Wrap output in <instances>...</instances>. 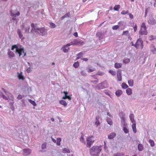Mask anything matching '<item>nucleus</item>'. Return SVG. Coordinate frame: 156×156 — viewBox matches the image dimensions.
<instances>
[{
    "mask_svg": "<svg viewBox=\"0 0 156 156\" xmlns=\"http://www.w3.org/2000/svg\"><path fill=\"white\" fill-rule=\"evenodd\" d=\"M16 49L15 53L19 54V56L23 58L26 55V54L24 51V48L20 44H15L12 46L11 50H13Z\"/></svg>",
    "mask_w": 156,
    "mask_h": 156,
    "instance_id": "f257e3e1",
    "label": "nucleus"
},
{
    "mask_svg": "<svg viewBox=\"0 0 156 156\" xmlns=\"http://www.w3.org/2000/svg\"><path fill=\"white\" fill-rule=\"evenodd\" d=\"M101 148V146H94L90 149V154L92 156H99Z\"/></svg>",
    "mask_w": 156,
    "mask_h": 156,
    "instance_id": "f03ea898",
    "label": "nucleus"
},
{
    "mask_svg": "<svg viewBox=\"0 0 156 156\" xmlns=\"http://www.w3.org/2000/svg\"><path fill=\"white\" fill-rule=\"evenodd\" d=\"M141 30L139 31V34L141 35H147V28L144 23H143L141 25Z\"/></svg>",
    "mask_w": 156,
    "mask_h": 156,
    "instance_id": "7ed1b4c3",
    "label": "nucleus"
},
{
    "mask_svg": "<svg viewBox=\"0 0 156 156\" xmlns=\"http://www.w3.org/2000/svg\"><path fill=\"white\" fill-rule=\"evenodd\" d=\"M143 47L144 44L143 41L141 39H138L135 44V47L137 48H140L141 49H142Z\"/></svg>",
    "mask_w": 156,
    "mask_h": 156,
    "instance_id": "20e7f679",
    "label": "nucleus"
},
{
    "mask_svg": "<svg viewBox=\"0 0 156 156\" xmlns=\"http://www.w3.org/2000/svg\"><path fill=\"white\" fill-rule=\"evenodd\" d=\"M40 32V34L42 36H47V30L44 27H41L39 30Z\"/></svg>",
    "mask_w": 156,
    "mask_h": 156,
    "instance_id": "39448f33",
    "label": "nucleus"
},
{
    "mask_svg": "<svg viewBox=\"0 0 156 156\" xmlns=\"http://www.w3.org/2000/svg\"><path fill=\"white\" fill-rule=\"evenodd\" d=\"M71 45H81L84 44L83 42L81 41H80L76 39L74 40L73 41L70 42Z\"/></svg>",
    "mask_w": 156,
    "mask_h": 156,
    "instance_id": "423d86ee",
    "label": "nucleus"
},
{
    "mask_svg": "<svg viewBox=\"0 0 156 156\" xmlns=\"http://www.w3.org/2000/svg\"><path fill=\"white\" fill-rule=\"evenodd\" d=\"M93 136H91L90 137H89L87 138V146L88 147H90L91 145H92L94 142V140H92L90 139V138L91 137H93Z\"/></svg>",
    "mask_w": 156,
    "mask_h": 156,
    "instance_id": "0eeeda50",
    "label": "nucleus"
},
{
    "mask_svg": "<svg viewBox=\"0 0 156 156\" xmlns=\"http://www.w3.org/2000/svg\"><path fill=\"white\" fill-rule=\"evenodd\" d=\"M10 14L11 16H14L15 15H16L18 16L20 15V12L17 11V10L16 9L14 10L11 9L10 10Z\"/></svg>",
    "mask_w": 156,
    "mask_h": 156,
    "instance_id": "6e6552de",
    "label": "nucleus"
},
{
    "mask_svg": "<svg viewBox=\"0 0 156 156\" xmlns=\"http://www.w3.org/2000/svg\"><path fill=\"white\" fill-rule=\"evenodd\" d=\"M31 26L32 28L34 29V30L35 32L39 33V32H38V31H39L40 28H38L37 26V24H34V23H32L31 24Z\"/></svg>",
    "mask_w": 156,
    "mask_h": 156,
    "instance_id": "1a4fd4ad",
    "label": "nucleus"
},
{
    "mask_svg": "<svg viewBox=\"0 0 156 156\" xmlns=\"http://www.w3.org/2000/svg\"><path fill=\"white\" fill-rule=\"evenodd\" d=\"M63 93L64 94V96H63L62 98L64 99H68L70 101L71 99V97L70 96L68 95V93L67 91H64Z\"/></svg>",
    "mask_w": 156,
    "mask_h": 156,
    "instance_id": "9d476101",
    "label": "nucleus"
},
{
    "mask_svg": "<svg viewBox=\"0 0 156 156\" xmlns=\"http://www.w3.org/2000/svg\"><path fill=\"white\" fill-rule=\"evenodd\" d=\"M31 151L28 148L25 149L23 150V155L25 156L29 155L31 153Z\"/></svg>",
    "mask_w": 156,
    "mask_h": 156,
    "instance_id": "9b49d317",
    "label": "nucleus"
},
{
    "mask_svg": "<svg viewBox=\"0 0 156 156\" xmlns=\"http://www.w3.org/2000/svg\"><path fill=\"white\" fill-rule=\"evenodd\" d=\"M121 73V70L119 69L117 72V77L119 81H121L122 80Z\"/></svg>",
    "mask_w": 156,
    "mask_h": 156,
    "instance_id": "f8f14e48",
    "label": "nucleus"
},
{
    "mask_svg": "<svg viewBox=\"0 0 156 156\" xmlns=\"http://www.w3.org/2000/svg\"><path fill=\"white\" fill-rule=\"evenodd\" d=\"M96 88L98 90L102 89L106 87L105 86L102 84L101 83L98 84L96 87Z\"/></svg>",
    "mask_w": 156,
    "mask_h": 156,
    "instance_id": "ddd939ff",
    "label": "nucleus"
},
{
    "mask_svg": "<svg viewBox=\"0 0 156 156\" xmlns=\"http://www.w3.org/2000/svg\"><path fill=\"white\" fill-rule=\"evenodd\" d=\"M148 22L149 24L152 25H154L156 23L155 20L152 17L150 18Z\"/></svg>",
    "mask_w": 156,
    "mask_h": 156,
    "instance_id": "4468645a",
    "label": "nucleus"
},
{
    "mask_svg": "<svg viewBox=\"0 0 156 156\" xmlns=\"http://www.w3.org/2000/svg\"><path fill=\"white\" fill-rule=\"evenodd\" d=\"M116 134L115 133H111L108 136V138L110 140L113 139L116 136Z\"/></svg>",
    "mask_w": 156,
    "mask_h": 156,
    "instance_id": "2eb2a0df",
    "label": "nucleus"
},
{
    "mask_svg": "<svg viewBox=\"0 0 156 156\" xmlns=\"http://www.w3.org/2000/svg\"><path fill=\"white\" fill-rule=\"evenodd\" d=\"M103 33L102 32H99L97 33L96 35L99 38V40L102 39L103 38Z\"/></svg>",
    "mask_w": 156,
    "mask_h": 156,
    "instance_id": "dca6fc26",
    "label": "nucleus"
},
{
    "mask_svg": "<svg viewBox=\"0 0 156 156\" xmlns=\"http://www.w3.org/2000/svg\"><path fill=\"white\" fill-rule=\"evenodd\" d=\"M122 91L120 90H117L115 92V94L117 97H119L122 94Z\"/></svg>",
    "mask_w": 156,
    "mask_h": 156,
    "instance_id": "f3484780",
    "label": "nucleus"
},
{
    "mask_svg": "<svg viewBox=\"0 0 156 156\" xmlns=\"http://www.w3.org/2000/svg\"><path fill=\"white\" fill-rule=\"evenodd\" d=\"M8 54L9 58H12L14 56V53L10 50H8Z\"/></svg>",
    "mask_w": 156,
    "mask_h": 156,
    "instance_id": "a211bd4d",
    "label": "nucleus"
},
{
    "mask_svg": "<svg viewBox=\"0 0 156 156\" xmlns=\"http://www.w3.org/2000/svg\"><path fill=\"white\" fill-rule=\"evenodd\" d=\"M100 117L99 116H97L96 118V122L95 124L97 126H99L100 124V122H99V119Z\"/></svg>",
    "mask_w": 156,
    "mask_h": 156,
    "instance_id": "6ab92c4d",
    "label": "nucleus"
},
{
    "mask_svg": "<svg viewBox=\"0 0 156 156\" xmlns=\"http://www.w3.org/2000/svg\"><path fill=\"white\" fill-rule=\"evenodd\" d=\"M106 120L108 124L111 126L112 125L113 122L112 119L108 117H107Z\"/></svg>",
    "mask_w": 156,
    "mask_h": 156,
    "instance_id": "aec40b11",
    "label": "nucleus"
},
{
    "mask_svg": "<svg viewBox=\"0 0 156 156\" xmlns=\"http://www.w3.org/2000/svg\"><path fill=\"white\" fill-rule=\"evenodd\" d=\"M126 93L129 95H130L132 93V90L130 88H128L126 90Z\"/></svg>",
    "mask_w": 156,
    "mask_h": 156,
    "instance_id": "412c9836",
    "label": "nucleus"
},
{
    "mask_svg": "<svg viewBox=\"0 0 156 156\" xmlns=\"http://www.w3.org/2000/svg\"><path fill=\"white\" fill-rule=\"evenodd\" d=\"M151 47H153V49H151V51L154 54H156V48L154 47V45L152 44L151 45Z\"/></svg>",
    "mask_w": 156,
    "mask_h": 156,
    "instance_id": "4be33fe9",
    "label": "nucleus"
},
{
    "mask_svg": "<svg viewBox=\"0 0 156 156\" xmlns=\"http://www.w3.org/2000/svg\"><path fill=\"white\" fill-rule=\"evenodd\" d=\"M17 32L20 38H22L23 35L20 29H18L17 30Z\"/></svg>",
    "mask_w": 156,
    "mask_h": 156,
    "instance_id": "5701e85b",
    "label": "nucleus"
},
{
    "mask_svg": "<svg viewBox=\"0 0 156 156\" xmlns=\"http://www.w3.org/2000/svg\"><path fill=\"white\" fill-rule=\"evenodd\" d=\"M18 73V77L19 79L22 80H23L24 79V76L22 75V73Z\"/></svg>",
    "mask_w": 156,
    "mask_h": 156,
    "instance_id": "b1692460",
    "label": "nucleus"
},
{
    "mask_svg": "<svg viewBox=\"0 0 156 156\" xmlns=\"http://www.w3.org/2000/svg\"><path fill=\"white\" fill-rule=\"evenodd\" d=\"M138 149L139 151H142L144 149L143 145L141 144H139L138 146Z\"/></svg>",
    "mask_w": 156,
    "mask_h": 156,
    "instance_id": "393cba45",
    "label": "nucleus"
},
{
    "mask_svg": "<svg viewBox=\"0 0 156 156\" xmlns=\"http://www.w3.org/2000/svg\"><path fill=\"white\" fill-rule=\"evenodd\" d=\"M123 130L124 131V132L126 133H128L129 132V130L126 127V125L124 124L123 126Z\"/></svg>",
    "mask_w": 156,
    "mask_h": 156,
    "instance_id": "a878e982",
    "label": "nucleus"
},
{
    "mask_svg": "<svg viewBox=\"0 0 156 156\" xmlns=\"http://www.w3.org/2000/svg\"><path fill=\"white\" fill-rule=\"evenodd\" d=\"M59 103L61 104L64 105V106H66L67 104L66 102L64 100H62L60 101Z\"/></svg>",
    "mask_w": 156,
    "mask_h": 156,
    "instance_id": "bb28decb",
    "label": "nucleus"
},
{
    "mask_svg": "<svg viewBox=\"0 0 156 156\" xmlns=\"http://www.w3.org/2000/svg\"><path fill=\"white\" fill-rule=\"evenodd\" d=\"M13 100V97H12L8 101L9 102L10 106L13 105V104L14 103Z\"/></svg>",
    "mask_w": 156,
    "mask_h": 156,
    "instance_id": "cd10ccee",
    "label": "nucleus"
},
{
    "mask_svg": "<svg viewBox=\"0 0 156 156\" xmlns=\"http://www.w3.org/2000/svg\"><path fill=\"white\" fill-rule=\"evenodd\" d=\"M122 64L116 63L115 64V67L116 69H118L121 67Z\"/></svg>",
    "mask_w": 156,
    "mask_h": 156,
    "instance_id": "c85d7f7f",
    "label": "nucleus"
},
{
    "mask_svg": "<svg viewBox=\"0 0 156 156\" xmlns=\"http://www.w3.org/2000/svg\"><path fill=\"white\" fill-rule=\"evenodd\" d=\"M128 84L130 87H132L133 86V80H130L128 81Z\"/></svg>",
    "mask_w": 156,
    "mask_h": 156,
    "instance_id": "c756f323",
    "label": "nucleus"
},
{
    "mask_svg": "<svg viewBox=\"0 0 156 156\" xmlns=\"http://www.w3.org/2000/svg\"><path fill=\"white\" fill-rule=\"evenodd\" d=\"M132 127L134 133H136V123H133L132 124Z\"/></svg>",
    "mask_w": 156,
    "mask_h": 156,
    "instance_id": "7c9ffc66",
    "label": "nucleus"
},
{
    "mask_svg": "<svg viewBox=\"0 0 156 156\" xmlns=\"http://www.w3.org/2000/svg\"><path fill=\"white\" fill-rule=\"evenodd\" d=\"M120 6L119 5H116L114 7V9L115 11H118L120 8Z\"/></svg>",
    "mask_w": 156,
    "mask_h": 156,
    "instance_id": "2f4dec72",
    "label": "nucleus"
},
{
    "mask_svg": "<svg viewBox=\"0 0 156 156\" xmlns=\"http://www.w3.org/2000/svg\"><path fill=\"white\" fill-rule=\"evenodd\" d=\"M66 48V46H64L62 48V49H63V51L65 53H67L68 51V49Z\"/></svg>",
    "mask_w": 156,
    "mask_h": 156,
    "instance_id": "473e14b6",
    "label": "nucleus"
},
{
    "mask_svg": "<svg viewBox=\"0 0 156 156\" xmlns=\"http://www.w3.org/2000/svg\"><path fill=\"white\" fill-rule=\"evenodd\" d=\"M149 142L150 144V145L153 147L154 146V141L151 140H149Z\"/></svg>",
    "mask_w": 156,
    "mask_h": 156,
    "instance_id": "72a5a7b5",
    "label": "nucleus"
},
{
    "mask_svg": "<svg viewBox=\"0 0 156 156\" xmlns=\"http://www.w3.org/2000/svg\"><path fill=\"white\" fill-rule=\"evenodd\" d=\"M29 101L34 106H36L37 105V104L34 101L32 100L31 99H29Z\"/></svg>",
    "mask_w": 156,
    "mask_h": 156,
    "instance_id": "f704fd0d",
    "label": "nucleus"
},
{
    "mask_svg": "<svg viewBox=\"0 0 156 156\" xmlns=\"http://www.w3.org/2000/svg\"><path fill=\"white\" fill-rule=\"evenodd\" d=\"M122 88L126 89L127 88L128 86L126 83H123L122 85Z\"/></svg>",
    "mask_w": 156,
    "mask_h": 156,
    "instance_id": "c9c22d12",
    "label": "nucleus"
},
{
    "mask_svg": "<svg viewBox=\"0 0 156 156\" xmlns=\"http://www.w3.org/2000/svg\"><path fill=\"white\" fill-rule=\"evenodd\" d=\"M49 24L50 25V27L51 28H54L56 27L55 25L53 23L50 22L49 23Z\"/></svg>",
    "mask_w": 156,
    "mask_h": 156,
    "instance_id": "e433bc0d",
    "label": "nucleus"
},
{
    "mask_svg": "<svg viewBox=\"0 0 156 156\" xmlns=\"http://www.w3.org/2000/svg\"><path fill=\"white\" fill-rule=\"evenodd\" d=\"M30 29V26H28L27 27L25 28V32L27 33H29V30Z\"/></svg>",
    "mask_w": 156,
    "mask_h": 156,
    "instance_id": "4c0bfd02",
    "label": "nucleus"
},
{
    "mask_svg": "<svg viewBox=\"0 0 156 156\" xmlns=\"http://www.w3.org/2000/svg\"><path fill=\"white\" fill-rule=\"evenodd\" d=\"M61 139L60 138H58L57 139V144L58 145H60Z\"/></svg>",
    "mask_w": 156,
    "mask_h": 156,
    "instance_id": "58836bf2",
    "label": "nucleus"
},
{
    "mask_svg": "<svg viewBox=\"0 0 156 156\" xmlns=\"http://www.w3.org/2000/svg\"><path fill=\"white\" fill-rule=\"evenodd\" d=\"M79 64L78 62H75L73 64V66L75 68H77L79 66Z\"/></svg>",
    "mask_w": 156,
    "mask_h": 156,
    "instance_id": "ea45409f",
    "label": "nucleus"
},
{
    "mask_svg": "<svg viewBox=\"0 0 156 156\" xmlns=\"http://www.w3.org/2000/svg\"><path fill=\"white\" fill-rule=\"evenodd\" d=\"M128 33H129V31L128 30L124 31H123V33L122 34V35H126L127 36L128 35L129 36V34Z\"/></svg>",
    "mask_w": 156,
    "mask_h": 156,
    "instance_id": "a19ab883",
    "label": "nucleus"
},
{
    "mask_svg": "<svg viewBox=\"0 0 156 156\" xmlns=\"http://www.w3.org/2000/svg\"><path fill=\"white\" fill-rule=\"evenodd\" d=\"M47 144L46 143H44L41 146V148L42 149H44L46 147Z\"/></svg>",
    "mask_w": 156,
    "mask_h": 156,
    "instance_id": "79ce46f5",
    "label": "nucleus"
},
{
    "mask_svg": "<svg viewBox=\"0 0 156 156\" xmlns=\"http://www.w3.org/2000/svg\"><path fill=\"white\" fill-rule=\"evenodd\" d=\"M63 151H65L66 152L68 153H70V151L69 149H67L66 148H64L63 149Z\"/></svg>",
    "mask_w": 156,
    "mask_h": 156,
    "instance_id": "37998d69",
    "label": "nucleus"
},
{
    "mask_svg": "<svg viewBox=\"0 0 156 156\" xmlns=\"http://www.w3.org/2000/svg\"><path fill=\"white\" fill-rule=\"evenodd\" d=\"M119 27V26L118 25L114 26L112 27V29L113 30H116Z\"/></svg>",
    "mask_w": 156,
    "mask_h": 156,
    "instance_id": "c03bdc74",
    "label": "nucleus"
},
{
    "mask_svg": "<svg viewBox=\"0 0 156 156\" xmlns=\"http://www.w3.org/2000/svg\"><path fill=\"white\" fill-rule=\"evenodd\" d=\"M149 9H150L149 8H147L145 9V17H146V16H147V14L149 12Z\"/></svg>",
    "mask_w": 156,
    "mask_h": 156,
    "instance_id": "a18cd8bd",
    "label": "nucleus"
},
{
    "mask_svg": "<svg viewBox=\"0 0 156 156\" xmlns=\"http://www.w3.org/2000/svg\"><path fill=\"white\" fill-rule=\"evenodd\" d=\"M109 72L113 75H116L115 72L113 70H110Z\"/></svg>",
    "mask_w": 156,
    "mask_h": 156,
    "instance_id": "49530a36",
    "label": "nucleus"
},
{
    "mask_svg": "<svg viewBox=\"0 0 156 156\" xmlns=\"http://www.w3.org/2000/svg\"><path fill=\"white\" fill-rule=\"evenodd\" d=\"M1 94H2V97L3 99H5V100H8V98L4 95L2 92H0Z\"/></svg>",
    "mask_w": 156,
    "mask_h": 156,
    "instance_id": "de8ad7c7",
    "label": "nucleus"
},
{
    "mask_svg": "<svg viewBox=\"0 0 156 156\" xmlns=\"http://www.w3.org/2000/svg\"><path fill=\"white\" fill-rule=\"evenodd\" d=\"M81 74L84 76H87V74L84 71H82L80 72Z\"/></svg>",
    "mask_w": 156,
    "mask_h": 156,
    "instance_id": "09e8293b",
    "label": "nucleus"
},
{
    "mask_svg": "<svg viewBox=\"0 0 156 156\" xmlns=\"http://www.w3.org/2000/svg\"><path fill=\"white\" fill-rule=\"evenodd\" d=\"M90 82L94 84H96L98 82V80L97 79V80H91Z\"/></svg>",
    "mask_w": 156,
    "mask_h": 156,
    "instance_id": "8fccbe9b",
    "label": "nucleus"
},
{
    "mask_svg": "<svg viewBox=\"0 0 156 156\" xmlns=\"http://www.w3.org/2000/svg\"><path fill=\"white\" fill-rule=\"evenodd\" d=\"M24 95L22 96L20 94H19L18 95L17 98L19 99H22L24 97Z\"/></svg>",
    "mask_w": 156,
    "mask_h": 156,
    "instance_id": "3c124183",
    "label": "nucleus"
},
{
    "mask_svg": "<svg viewBox=\"0 0 156 156\" xmlns=\"http://www.w3.org/2000/svg\"><path fill=\"white\" fill-rule=\"evenodd\" d=\"M80 141L82 142V143L84 142V138H83V135H82L81 136V137L80 138Z\"/></svg>",
    "mask_w": 156,
    "mask_h": 156,
    "instance_id": "603ef678",
    "label": "nucleus"
},
{
    "mask_svg": "<svg viewBox=\"0 0 156 156\" xmlns=\"http://www.w3.org/2000/svg\"><path fill=\"white\" fill-rule=\"evenodd\" d=\"M30 69L31 68H30V67H29L27 69L26 71L28 73H29L31 72L32 71V70Z\"/></svg>",
    "mask_w": 156,
    "mask_h": 156,
    "instance_id": "864d4df0",
    "label": "nucleus"
},
{
    "mask_svg": "<svg viewBox=\"0 0 156 156\" xmlns=\"http://www.w3.org/2000/svg\"><path fill=\"white\" fill-rule=\"evenodd\" d=\"M70 15V12H68L64 16L66 18V17H69V16Z\"/></svg>",
    "mask_w": 156,
    "mask_h": 156,
    "instance_id": "5fc2aeb1",
    "label": "nucleus"
},
{
    "mask_svg": "<svg viewBox=\"0 0 156 156\" xmlns=\"http://www.w3.org/2000/svg\"><path fill=\"white\" fill-rule=\"evenodd\" d=\"M129 118L130 119H133L134 118V115L132 114H131L129 115Z\"/></svg>",
    "mask_w": 156,
    "mask_h": 156,
    "instance_id": "6e6d98bb",
    "label": "nucleus"
},
{
    "mask_svg": "<svg viewBox=\"0 0 156 156\" xmlns=\"http://www.w3.org/2000/svg\"><path fill=\"white\" fill-rule=\"evenodd\" d=\"M84 52H81L79 53H78L77 55V56H81L82 55L84 54Z\"/></svg>",
    "mask_w": 156,
    "mask_h": 156,
    "instance_id": "4d7b16f0",
    "label": "nucleus"
},
{
    "mask_svg": "<svg viewBox=\"0 0 156 156\" xmlns=\"http://www.w3.org/2000/svg\"><path fill=\"white\" fill-rule=\"evenodd\" d=\"M16 15H15L14 16H11L12 17V20H17V19L16 18Z\"/></svg>",
    "mask_w": 156,
    "mask_h": 156,
    "instance_id": "13d9d810",
    "label": "nucleus"
},
{
    "mask_svg": "<svg viewBox=\"0 0 156 156\" xmlns=\"http://www.w3.org/2000/svg\"><path fill=\"white\" fill-rule=\"evenodd\" d=\"M129 17L131 19H133V15L131 13H129Z\"/></svg>",
    "mask_w": 156,
    "mask_h": 156,
    "instance_id": "bf43d9fd",
    "label": "nucleus"
},
{
    "mask_svg": "<svg viewBox=\"0 0 156 156\" xmlns=\"http://www.w3.org/2000/svg\"><path fill=\"white\" fill-rule=\"evenodd\" d=\"M137 26L136 24H135V26L134 27V32H136L137 30Z\"/></svg>",
    "mask_w": 156,
    "mask_h": 156,
    "instance_id": "052dcab7",
    "label": "nucleus"
},
{
    "mask_svg": "<svg viewBox=\"0 0 156 156\" xmlns=\"http://www.w3.org/2000/svg\"><path fill=\"white\" fill-rule=\"evenodd\" d=\"M130 119L131 122L133 123V124L136 123V122H135V120H134V119Z\"/></svg>",
    "mask_w": 156,
    "mask_h": 156,
    "instance_id": "680f3d73",
    "label": "nucleus"
},
{
    "mask_svg": "<svg viewBox=\"0 0 156 156\" xmlns=\"http://www.w3.org/2000/svg\"><path fill=\"white\" fill-rule=\"evenodd\" d=\"M27 63L30 66L29 67H30V68H31V67L32 66V63H30L29 62H28Z\"/></svg>",
    "mask_w": 156,
    "mask_h": 156,
    "instance_id": "e2e57ef3",
    "label": "nucleus"
},
{
    "mask_svg": "<svg viewBox=\"0 0 156 156\" xmlns=\"http://www.w3.org/2000/svg\"><path fill=\"white\" fill-rule=\"evenodd\" d=\"M33 30H34V29L33 28H32V29H31V30L30 32V34H33L34 35V32H33Z\"/></svg>",
    "mask_w": 156,
    "mask_h": 156,
    "instance_id": "0e129e2a",
    "label": "nucleus"
},
{
    "mask_svg": "<svg viewBox=\"0 0 156 156\" xmlns=\"http://www.w3.org/2000/svg\"><path fill=\"white\" fill-rule=\"evenodd\" d=\"M73 35L76 37H78V34L77 32H75L73 34Z\"/></svg>",
    "mask_w": 156,
    "mask_h": 156,
    "instance_id": "69168bd1",
    "label": "nucleus"
},
{
    "mask_svg": "<svg viewBox=\"0 0 156 156\" xmlns=\"http://www.w3.org/2000/svg\"><path fill=\"white\" fill-rule=\"evenodd\" d=\"M121 14L122 15H125L126 14V12L125 11L123 10L121 12Z\"/></svg>",
    "mask_w": 156,
    "mask_h": 156,
    "instance_id": "338daca9",
    "label": "nucleus"
},
{
    "mask_svg": "<svg viewBox=\"0 0 156 156\" xmlns=\"http://www.w3.org/2000/svg\"><path fill=\"white\" fill-rule=\"evenodd\" d=\"M11 108L12 111H14V107L13 105H11Z\"/></svg>",
    "mask_w": 156,
    "mask_h": 156,
    "instance_id": "774afa93",
    "label": "nucleus"
}]
</instances>
